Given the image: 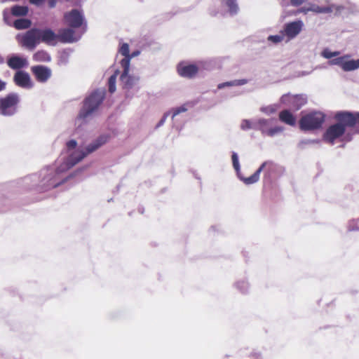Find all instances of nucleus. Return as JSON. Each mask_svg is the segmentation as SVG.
I'll return each mask as SVG.
<instances>
[{
	"mask_svg": "<svg viewBox=\"0 0 359 359\" xmlns=\"http://www.w3.org/2000/svg\"><path fill=\"white\" fill-rule=\"evenodd\" d=\"M31 25V20L25 18L15 20L13 22V27L18 30L28 29Z\"/></svg>",
	"mask_w": 359,
	"mask_h": 359,
	"instance_id": "21",
	"label": "nucleus"
},
{
	"mask_svg": "<svg viewBox=\"0 0 359 359\" xmlns=\"http://www.w3.org/2000/svg\"><path fill=\"white\" fill-rule=\"evenodd\" d=\"M105 96V91L96 90L93 92L83 101V106L81 108L78 118L84 120L90 116L95 110H97L101 103L103 102Z\"/></svg>",
	"mask_w": 359,
	"mask_h": 359,
	"instance_id": "2",
	"label": "nucleus"
},
{
	"mask_svg": "<svg viewBox=\"0 0 359 359\" xmlns=\"http://www.w3.org/2000/svg\"><path fill=\"white\" fill-rule=\"evenodd\" d=\"M233 287L243 295L248 294L250 291V284L246 278H242L236 280L233 283Z\"/></svg>",
	"mask_w": 359,
	"mask_h": 359,
	"instance_id": "18",
	"label": "nucleus"
},
{
	"mask_svg": "<svg viewBox=\"0 0 359 359\" xmlns=\"http://www.w3.org/2000/svg\"><path fill=\"white\" fill-rule=\"evenodd\" d=\"M307 96L304 94L286 93L281 96L280 101L290 109L298 111L307 103Z\"/></svg>",
	"mask_w": 359,
	"mask_h": 359,
	"instance_id": "6",
	"label": "nucleus"
},
{
	"mask_svg": "<svg viewBox=\"0 0 359 359\" xmlns=\"http://www.w3.org/2000/svg\"><path fill=\"white\" fill-rule=\"evenodd\" d=\"M31 72L36 80L41 83L46 82L51 76V69L46 66L36 65L31 67Z\"/></svg>",
	"mask_w": 359,
	"mask_h": 359,
	"instance_id": "10",
	"label": "nucleus"
},
{
	"mask_svg": "<svg viewBox=\"0 0 359 359\" xmlns=\"http://www.w3.org/2000/svg\"><path fill=\"white\" fill-rule=\"evenodd\" d=\"M8 66L13 69H20L27 65V61L25 58L13 55L7 60Z\"/></svg>",
	"mask_w": 359,
	"mask_h": 359,
	"instance_id": "17",
	"label": "nucleus"
},
{
	"mask_svg": "<svg viewBox=\"0 0 359 359\" xmlns=\"http://www.w3.org/2000/svg\"><path fill=\"white\" fill-rule=\"evenodd\" d=\"M13 81L15 83L24 88H30L32 87L30 76L28 73L23 71H18L15 72Z\"/></svg>",
	"mask_w": 359,
	"mask_h": 359,
	"instance_id": "12",
	"label": "nucleus"
},
{
	"mask_svg": "<svg viewBox=\"0 0 359 359\" xmlns=\"http://www.w3.org/2000/svg\"><path fill=\"white\" fill-rule=\"evenodd\" d=\"M116 74L111 75L109 79V81H108L109 91L111 93H113L116 90Z\"/></svg>",
	"mask_w": 359,
	"mask_h": 359,
	"instance_id": "26",
	"label": "nucleus"
},
{
	"mask_svg": "<svg viewBox=\"0 0 359 359\" xmlns=\"http://www.w3.org/2000/svg\"><path fill=\"white\" fill-rule=\"evenodd\" d=\"M57 35V40L62 43H72L76 41L75 32L72 27L60 29Z\"/></svg>",
	"mask_w": 359,
	"mask_h": 359,
	"instance_id": "16",
	"label": "nucleus"
},
{
	"mask_svg": "<svg viewBox=\"0 0 359 359\" xmlns=\"http://www.w3.org/2000/svg\"><path fill=\"white\" fill-rule=\"evenodd\" d=\"M222 2L228 7L229 11L231 15L237 13L238 7L236 4V0H222Z\"/></svg>",
	"mask_w": 359,
	"mask_h": 359,
	"instance_id": "24",
	"label": "nucleus"
},
{
	"mask_svg": "<svg viewBox=\"0 0 359 359\" xmlns=\"http://www.w3.org/2000/svg\"><path fill=\"white\" fill-rule=\"evenodd\" d=\"M64 19L67 25L72 28H79L83 24V17L77 9H72L64 15Z\"/></svg>",
	"mask_w": 359,
	"mask_h": 359,
	"instance_id": "8",
	"label": "nucleus"
},
{
	"mask_svg": "<svg viewBox=\"0 0 359 359\" xmlns=\"http://www.w3.org/2000/svg\"><path fill=\"white\" fill-rule=\"evenodd\" d=\"M346 57H348V55L339 57L331 60L329 62V63L332 65H338L343 69L344 61V59H346Z\"/></svg>",
	"mask_w": 359,
	"mask_h": 359,
	"instance_id": "27",
	"label": "nucleus"
},
{
	"mask_svg": "<svg viewBox=\"0 0 359 359\" xmlns=\"http://www.w3.org/2000/svg\"><path fill=\"white\" fill-rule=\"evenodd\" d=\"M177 72L182 77L193 78L198 72V67L196 65L180 64L177 66Z\"/></svg>",
	"mask_w": 359,
	"mask_h": 359,
	"instance_id": "13",
	"label": "nucleus"
},
{
	"mask_svg": "<svg viewBox=\"0 0 359 359\" xmlns=\"http://www.w3.org/2000/svg\"><path fill=\"white\" fill-rule=\"evenodd\" d=\"M119 53L125 57H130L128 44L126 43H123L119 49Z\"/></svg>",
	"mask_w": 359,
	"mask_h": 359,
	"instance_id": "28",
	"label": "nucleus"
},
{
	"mask_svg": "<svg viewBox=\"0 0 359 359\" xmlns=\"http://www.w3.org/2000/svg\"><path fill=\"white\" fill-rule=\"evenodd\" d=\"M325 121V115L318 111H311L302 116L299 121L302 130H314L320 129Z\"/></svg>",
	"mask_w": 359,
	"mask_h": 359,
	"instance_id": "3",
	"label": "nucleus"
},
{
	"mask_svg": "<svg viewBox=\"0 0 359 359\" xmlns=\"http://www.w3.org/2000/svg\"><path fill=\"white\" fill-rule=\"evenodd\" d=\"M339 54H340V53L339 51L332 52V57L338 56Z\"/></svg>",
	"mask_w": 359,
	"mask_h": 359,
	"instance_id": "44",
	"label": "nucleus"
},
{
	"mask_svg": "<svg viewBox=\"0 0 359 359\" xmlns=\"http://www.w3.org/2000/svg\"><path fill=\"white\" fill-rule=\"evenodd\" d=\"M4 62V58L0 55V65Z\"/></svg>",
	"mask_w": 359,
	"mask_h": 359,
	"instance_id": "46",
	"label": "nucleus"
},
{
	"mask_svg": "<svg viewBox=\"0 0 359 359\" xmlns=\"http://www.w3.org/2000/svg\"><path fill=\"white\" fill-rule=\"evenodd\" d=\"M109 138L110 136L108 135H102L99 136L93 142L90 144L86 149L74 152L71 156V160L73 161V164L79 163L87 155L96 151L101 146L107 143Z\"/></svg>",
	"mask_w": 359,
	"mask_h": 359,
	"instance_id": "4",
	"label": "nucleus"
},
{
	"mask_svg": "<svg viewBox=\"0 0 359 359\" xmlns=\"http://www.w3.org/2000/svg\"><path fill=\"white\" fill-rule=\"evenodd\" d=\"M322 56L325 58L330 59L332 57V52H331L329 49H324L321 53Z\"/></svg>",
	"mask_w": 359,
	"mask_h": 359,
	"instance_id": "34",
	"label": "nucleus"
},
{
	"mask_svg": "<svg viewBox=\"0 0 359 359\" xmlns=\"http://www.w3.org/2000/svg\"><path fill=\"white\" fill-rule=\"evenodd\" d=\"M187 111V108L184 106H182L177 108H175L172 111V118H173L175 116L178 115L181 112H184Z\"/></svg>",
	"mask_w": 359,
	"mask_h": 359,
	"instance_id": "33",
	"label": "nucleus"
},
{
	"mask_svg": "<svg viewBox=\"0 0 359 359\" xmlns=\"http://www.w3.org/2000/svg\"><path fill=\"white\" fill-rule=\"evenodd\" d=\"M131 57H125L121 62V66L123 68V71L121 75L120 79L124 83V88H128L132 86L130 81L131 78L128 76L130 60Z\"/></svg>",
	"mask_w": 359,
	"mask_h": 359,
	"instance_id": "14",
	"label": "nucleus"
},
{
	"mask_svg": "<svg viewBox=\"0 0 359 359\" xmlns=\"http://www.w3.org/2000/svg\"><path fill=\"white\" fill-rule=\"evenodd\" d=\"M279 119L283 123L291 126L296 123L295 116L288 109H284L279 113Z\"/></svg>",
	"mask_w": 359,
	"mask_h": 359,
	"instance_id": "19",
	"label": "nucleus"
},
{
	"mask_svg": "<svg viewBox=\"0 0 359 359\" xmlns=\"http://www.w3.org/2000/svg\"><path fill=\"white\" fill-rule=\"evenodd\" d=\"M348 231H359V226H350L348 229Z\"/></svg>",
	"mask_w": 359,
	"mask_h": 359,
	"instance_id": "42",
	"label": "nucleus"
},
{
	"mask_svg": "<svg viewBox=\"0 0 359 359\" xmlns=\"http://www.w3.org/2000/svg\"><path fill=\"white\" fill-rule=\"evenodd\" d=\"M231 159H232V163H233V166L234 169L236 171H239V170H240V164H239V162H238V155H237L236 153L233 152L232 154Z\"/></svg>",
	"mask_w": 359,
	"mask_h": 359,
	"instance_id": "30",
	"label": "nucleus"
},
{
	"mask_svg": "<svg viewBox=\"0 0 359 359\" xmlns=\"http://www.w3.org/2000/svg\"><path fill=\"white\" fill-rule=\"evenodd\" d=\"M39 29L33 28L28 30L21 38L22 46L33 50L40 43Z\"/></svg>",
	"mask_w": 359,
	"mask_h": 359,
	"instance_id": "7",
	"label": "nucleus"
},
{
	"mask_svg": "<svg viewBox=\"0 0 359 359\" xmlns=\"http://www.w3.org/2000/svg\"><path fill=\"white\" fill-rule=\"evenodd\" d=\"M304 23L302 20H296L286 23L281 33L287 37L288 40L296 37L302 30Z\"/></svg>",
	"mask_w": 359,
	"mask_h": 359,
	"instance_id": "9",
	"label": "nucleus"
},
{
	"mask_svg": "<svg viewBox=\"0 0 359 359\" xmlns=\"http://www.w3.org/2000/svg\"><path fill=\"white\" fill-rule=\"evenodd\" d=\"M281 131H282L281 127H275V128H270L266 132V135L269 136H273L275 134H276L279 132H281Z\"/></svg>",
	"mask_w": 359,
	"mask_h": 359,
	"instance_id": "32",
	"label": "nucleus"
},
{
	"mask_svg": "<svg viewBox=\"0 0 359 359\" xmlns=\"http://www.w3.org/2000/svg\"><path fill=\"white\" fill-rule=\"evenodd\" d=\"M334 118L337 123L330 125L326 129L323 136L324 142L334 144L336 140L345 134L346 128L359 134V112L338 111Z\"/></svg>",
	"mask_w": 359,
	"mask_h": 359,
	"instance_id": "1",
	"label": "nucleus"
},
{
	"mask_svg": "<svg viewBox=\"0 0 359 359\" xmlns=\"http://www.w3.org/2000/svg\"><path fill=\"white\" fill-rule=\"evenodd\" d=\"M251 357L252 359H262L261 354L256 352L252 353Z\"/></svg>",
	"mask_w": 359,
	"mask_h": 359,
	"instance_id": "39",
	"label": "nucleus"
},
{
	"mask_svg": "<svg viewBox=\"0 0 359 359\" xmlns=\"http://www.w3.org/2000/svg\"><path fill=\"white\" fill-rule=\"evenodd\" d=\"M4 19L6 20V15H5V13H4Z\"/></svg>",
	"mask_w": 359,
	"mask_h": 359,
	"instance_id": "47",
	"label": "nucleus"
},
{
	"mask_svg": "<svg viewBox=\"0 0 359 359\" xmlns=\"http://www.w3.org/2000/svg\"><path fill=\"white\" fill-rule=\"evenodd\" d=\"M39 34L40 41L48 45H55L56 40H57V35L50 29H39Z\"/></svg>",
	"mask_w": 359,
	"mask_h": 359,
	"instance_id": "15",
	"label": "nucleus"
},
{
	"mask_svg": "<svg viewBox=\"0 0 359 359\" xmlns=\"http://www.w3.org/2000/svg\"><path fill=\"white\" fill-rule=\"evenodd\" d=\"M243 83H245V82H241L240 81H228V82L219 83L218 85V88L220 89V88H223L226 86H232L240 85V84H243Z\"/></svg>",
	"mask_w": 359,
	"mask_h": 359,
	"instance_id": "29",
	"label": "nucleus"
},
{
	"mask_svg": "<svg viewBox=\"0 0 359 359\" xmlns=\"http://www.w3.org/2000/svg\"><path fill=\"white\" fill-rule=\"evenodd\" d=\"M76 146V142L74 140H69L67 142V147L69 149H74Z\"/></svg>",
	"mask_w": 359,
	"mask_h": 359,
	"instance_id": "36",
	"label": "nucleus"
},
{
	"mask_svg": "<svg viewBox=\"0 0 359 359\" xmlns=\"http://www.w3.org/2000/svg\"><path fill=\"white\" fill-rule=\"evenodd\" d=\"M359 68V59L358 60H346L344 59L343 64V70L346 72L355 70Z\"/></svg>",
	"mask_w": 359,
	"mask_h": 359,
	"instance_id": "23",
	"label": "nucleus"
},
{
	"mask_svg": "<svg viewBox=\"0 0 359 359\" xmlns=\"http://www.w3.org/2000/svg\"><path fill=\"white\" fill-rule=\"evenodd\" d=\"M57 0H48V4L49 8H53L56 6Z\"/></svg>",
	"mask_w": 359,
	"mask_h": 359,
	"instance_id": "40",
	"label": "nucleus"
},
{
	"mask_svg": "<svg viewBox=\"0 0 359 359\" xmlns=\"http://www.w3.org/2000/svg\"><path fill=\"white\" fill-rule=\"evenodd\" d=\"M28 11V7L26 6L15 5L11 8V13L14 16H25Z\"/></svg>",
	"mask_w": 359,
	"mask_h": 359,
	"instance_id": "22",
	"label": "nucleus"
},
{
	"mask_svg": "<svg viewBox=\"0 0 359 359\" xmlns=\"http://www.w3.org/2000/svg\"><path fill=\"white\" fill-rule=\"evenodd\" d=\"M19 96L15 93H9L0 97V113L4 116H11L17 111Z\"/></svg>",
	"mask_w": 359,
	"mask_h": 359,
	"instance_id": "5",
	"label": "nucleus"
},
{
	"mask_svg": "<svg viewBox=\"0 0 359 359\" xmlns=\"http://www.w3.org/2000/svg\"><path fill=\"white\" fill-rule=\"evenodd\" d=\"M251 128V123L248 120H243L241 123V128L243 130H248Z\"/></svg>",
	"mask_w": 359,
	"mask_h": 359,
	"instance_id": "35",
	"label": "nucleus"
},
{
	"mask_svg": "<svg viewBox=\"0 0 359 359\" xmlns=\"http://www.w3.org/2000/svg\"><path fill=\"white\" fill-rule=\"evenodd\" d=\"M284 35L282 34L280 35H271L268 37V40L274 43H277L283 40Z\"/></svg>",
	"mask_w": 359,
	"mask_h": 359,
	"instance_id": "31",
	"label": "nucleus"
},
{
	"mask_svg": "<svg viewBox=\"0 0 359 359\" xmlns=\"http://www.w3.org/2000/svg\"><path fill=\"white\" fill-rule=\"evenodd\" d=\"M33 60L36 62H49L51 60L50 55L46 50H38L33 55Z\"/></svg>",
	"mask_w": 359,
	"mask_h": 359,
	"instance_id": "20",
	"label": "nucleus"
},
{
	"mask_svg": "<svg viewBox=\"0 0 359 359\" xmlns=\"http://www.w3.org/2000/svg\"><path fill=\"white\" fill-rule=\"evenodd\" d=\"M44 0H29L30 4L36 5V6H41L43 3Z\"/></svg>",
	"mask_w": 359,
	"mask_h": 359,
	"instance_id": "38",
	"label": "nucleus"
},
{
	"mask_svg": "<svg viewBox=\"0 0 359 359\" xmlns=\"http://www.w3.org/2000/svg\"><path fill=\"white\" fill-rule=\"evenodd\" d=\"M266 168H267V173L269 174L271 171H273L274 170L275 164L273 161L264 162L253 175H252L249 177H245L243 179L245 184H251L257 182L259 179V175L261 172Z\"/></svg>",
	"mask_w": 359,
	"mask_h": 359,
	"instance_id": "11",
	"label": "nucleus"
},
{
	"mask_svg": "<svg viewBox=\"0 0 359 359\" xmlns=\"http://www.w3.org/2000/svg\"><path fill=\"white\" fill-rule=\"evenodd\" d=\"M351 140V136L348 134L346 136H344V137L343 138L342 140L350 141Z\"/></svg>",
	"mask_w": 359,
	"mask_h": 359,
	"instance_id": "43",
	"label": "nucleus"
},
{
	"mask_svg": "<svg viewBox=\"0 0 359 359\" xmlns=\"http://www.w3.org/2000/svg\"><path fill=\"white\" fill-rule=\"evenodd\" d=\"M166 116H167V114H165L163 118L161 120L159 125H161L163 123V122L165 121V119L166 118Z\"/></svg>",
	"mask_w": 359,
	"mask_h": 359,
	"instance_id": "45",
	"label": "nucleus"
},
{
	"mask_svg": "<svg viewBox=\"0 0 359 359\" xmlns=\"http://www.w3.org/2000/svg\"><path fill=\"white\" fill-rule=\"evenodd\" d=\"M306 0H290L291 4L294 6L302 5Z\"/></svg>",
	"mask_w": 359,
	"mask_h": 359,
	"instance_id": "37",
	"label": "nucleus"
},
{
	"mask_svg": "<svg viewBox=\"0 0 359 359\" xmlns=\"http://www.w3.org/2000/svg\"><path fill=\"white\" fill-rule=\"evenodd\" d=\"M308 11H311L318 13H327L332 12V9L330 7H320L318 6H313Z\"/></svg>",
	"mask_w": 359,
	"mask_h": 359,
	"instance_id": "25",
	"label": "nucleus"
},
{
	"mask_svg": "<svg viewBox=\"0 0 359 359\" xmlns=\"http://www.w3.org/2000/svg\"><path fill=\"white\" fill-rule=\"evenodd\" d=\"M6 83L0 79V92L5 90Z\"/></svg>",
	"mask_w": 359,
	"mask_h": 359,
	"instance_id": "41",
	"label": "nucleus"
}]
</instances>
